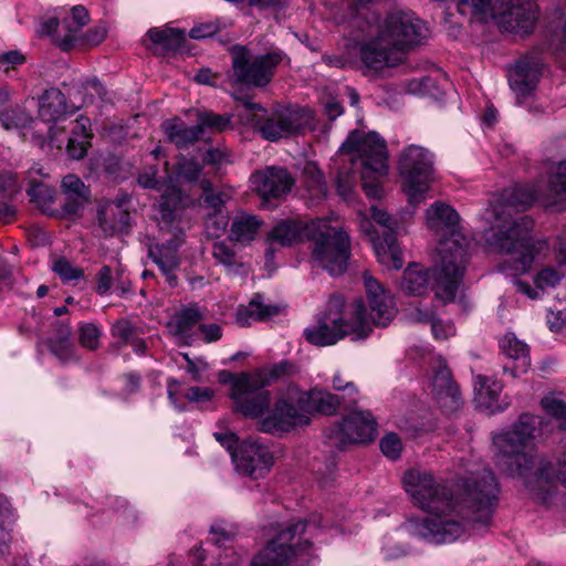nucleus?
<instances>
[{"mask_svg": "<svg viewBox=\"0 0 566 566\" xmlns=\"http://www.w3.org/2000/svg\"><path fill=\"white\" fill-rule=\"evenodd\" d=\"M412 503L428 513L423 518H410L405 530L411 536L432 544H450L459 539L471 524H490L497 504L499 485L486 469L470 472L451 485L438 482L431 472L410 469L402 478Z\"/></svg>", "mask_w": 566, "mask_h": 566, "instance_id": "f257e3e1", "label": "nucleus"}, {"mask_svg": "<svg viewBox=\"0 0 566 566\" xmlns=\"http://www.w3.org/2000/svg\"><path fill=\"white\" fill-rule=\"evenodd\" d=\"M535 200L556 210L566 209V160L553 169L545 186L536 189L527 185L507 188L485 212L484 218L491 224L492 231L486 237L489 247L506 256V269L518 273L527 272L548 251L545 239L531 235L533 220L530 217L512 216L513 212L526 209Z\"/></svg>", "mask_w": 566, "mask_h": 566, "instance_id": "f03ea898", "label": "nucleus"}, {"mask_svg": "<svg viewBox=\"0 0 566 566\" xmlns=\"http://www.w3.org/2000/svg\"><path fill=\"white\" fill-rule=\"evenodd\" d=\"M552 431L539 416L523 413L511 429L493 436L497 469L510 476L522 478L533 494L545 489L553 479L566 485V452L555 465L538 460L535 454V438Z\"/></svg>", "mask_w": 566, "mask_h": 566, "instance_id": "7ed1b4c3", "label": "nucleus"}, {"mask_svg": "<svg viewBox=\"0 0 566 566\" xmlns=\"http://www.w3.org/2000/svg\"><path fill=\"white\" fill-rule=\"evenodd\" d=\"M364 284L369 311L363 298H356L349 304L346 317L328 310L304 328V338L315 346H332L346 336L355 340L365 339L374 326H387L397 312L392 297L368 273H364Z\"/></svg>", "mask_w": 566, "mask_h": 566, "instance_id": "20e7f679", "label": "nucleus"}, {"mask_svg": "<svg viewBox=\"0 0 566 566\" xmlns=\"http://www.w3.org/2000/svg\"><path fill=\"white\" fill-rule=\"evenodd\" d=\"M367 23L374 29L370 40L360 44L359 55L367 72H379L402 61V54L429 36L427 24L411 11L394 9L382 18L370 12Z\"/></svg>", "mask_w": 566, "mask_h": 566, "instance_id": "39448f33", "label": "nucleus"}, {"mask_svg": "<svg viewBox=\"0 0 566 566\" xmlns=\"http://www.w3.org/2000/svg\"><path fill=\"white\" fill-rule=\"evenodd\" d=\"M439 261L430 270L412 265L405 270L401 290L410 295L421 296L429 290L442 303L455 300L467 269V241L459 233L439 242Z\"/></svg>", "mask_w": 566, "mask_h": 566, "instance_id": "423d86ee", "label": "nucleus"}, {"mask_svg": "<svg viewBox=\"0 0 566 566\" xmlns=\"http://www.w3.org/2000/svg\"><path fill=\"white\" fill-rule=\"evenodd\" d=\"M339 405L338 396L327 390L303 391L289 385L277 397L273 410L260 420L259 429L272 434L290 432L297 426L307 424L312 413L333 415Z\"/></svg>", "mask_w": 566, "mask_h": 566, "instance_id": "0eeeda50", "label": "nucleus"}, {"mask_svg": "<svg viewBox=\"0 0 566 566\" xmlns=\"http://www.w3.org/2000/svg\"><path fill=\"white\" fill-rule=\"evenodd\" d=\"M338 156L344 167L337 172L336 188L347 201L354 198V169H360L363 180L388 170L386 142L375 132L353 130L340 145Z\"/></svg>", "mask_w": 566, "mask_h": 566, "instance_id": "6e6552de", "label": "nucleus"}, {"mask_svg": "<svg viewBox=\"0 0 566 566\" xmlns=\"http://www.w3.org/2000/svg\"><path fill=\"white\" fill-rule=\"evenodd\" d=\"M331 527L322 516L308 522L296 521L280 525L266 545L252 558L250 566H296L313 549V538L319 530Z\"/></svg>", "mask_w": 566, "mask_h": 566, "instance_id": "1a4fd4ad", "label": "nucleus"}, {"mask_svg": "<svg viewBox=\"0 0 566 566\" xmlns=\"http://www.w3.org/2000/svg\"><path fill=\"white\" fill-rule=\"evenodd\" d=\"M458 11L473 21H493L503 32L530 33L537 19L531 0H458Z\"/></svg>", "mask_w": 566, "mask_h": 566, "instance_id": "9d476101", "label": "nucleus"}, {"mask_svg": "<svg viewBox=\"0 0 566 566\" xmlns=\"http://www.w3.org/2000/svg\"><path fill=\"white\" fill-rule=\"evenodd\" d=\"M307 239L313 242L314 261L331 275H339L347 269L349 259V237L331 218L312 220Z\"/></svg>", "mask_w": 566, "mask_h": 566, "instance_id": "9b49d317", "label": "nucleus"}, {"mask_svg": "<svg viewBox=\"0 0 566 566\" xmlns=\"http://www.w3.org/2000/svg\"><path fill=\"white\" fill-rule=\"evenodd\" d=\"M245 112L248 122L264 139L271 142L287 138L310 126L313 120L312 111L297 105L268 112L260 104L249 103Z\"/></svg>", "mask_w": 566, "mask_h": 566, "instance_id": "f8f14e48", "label": "nucleus"}, {"mask_svg": "<svg viewBox=\"0 0 566 566\" xmlns=\"http://www.w3.org/2000/svg\"><path fill=\"white\" fill-rule=\"evenodd\" d=\"M398 167L409 203L418 206L436 180L434 155L422 146L410 145L401 151Z\"/></svg>", "mask_w": 566, "mask_h": 566, "instance_id": "ddd939ff", "label": "nucleus"}, {"mask_svg": "<svg viewBox=\"0 0 566 566\" xmlns=\"http://www.w3.org/2000/svg\"><path fill=\"white\" fill-rule=\"evenodd\" d=\"M262 374L240 373L233 375L228 370L218 374L220 384H229V397L234 411L247 418L255 419L264 415L271 405V394L262 390Z\"/></svg>", "mask_w": 566, "mask_h": 566, "instance_id": "4468645a", "label": "nucleus"}, {"mask_svg": "<svg viewBox=\"0 0 566 566\" xmlns=\"http://www.w3.org/2000/svg\"><path fill=\"white\" fill-rule=\"evenodd\" d=\"M284 60L285 54L280 50L251 55L245 48H235L232 52L231 78L237 84L263 87L271 82L275 69Z\"/></svg>", "mask_w": 566, "mask_h": 566, "instance_id": "2eb2a0df", "label": "nucleus"}, {"mask_svg": "<svg viewBox=\"0 0 566 566\" xmlns=\"http://www.w3.org/2000/svg\"><path fill=\"white\" fill-rule=\"evenodd\" d=\"M376 420L369 411L354 410L325 431L327 443L343 450L350 444L374 440Z\"/></svg>", "mask_w": 566, "mask_h": 566, "instance_id": "dca6fc26", "label": "nucleus"}, {"mask_svg": "<svg viewBox=\"0 0 566 566\" xmlns=\"http://www.w3.org/2000/svg\"><path fill=\"white\" fill-rule=\"evenodd\" d=\"M232 461L239 473L259 479L270 470L273 458L268 447L248 440L240 444L238 452H232Z\"/></svg>", "mask_w": 566, "mask_h": 566, "instance_id": "f3484780", "label": "nucleus"}, {"mask_svg": "<svg viewBox=\"0 0 566 566\" xmlns=\"http://www.w3.org/2000/svg\"><path fill=\"white\" fill-rule=\"evenodd\" d=\"M543 63L537 56L521 59L509 73V84L517 104L525 103L534 95L539 81Z\"/></svg>", "mask_w": 566, "mask_h": 566, "instance_id": "a211bd4d", "label": "nucleus"}, {"mask_svg": "<svg viewBox=\"0 0 566 566\" xmlns=\"http://www.w3.org/2000/svg\"><path fill=\"white\" fill-rule=\"evenodd\" d=\"M80 106L66 104L65 95L55 87L46 90L40 99L39 115L44 122H60L64 115L73 114ZM64 127L59 124H54L49 128L50 142L57 148L62 147L63 140L57 136L60 132H63Z\"/></svg>", "mask_w": 566, "mask_h": 566, "instance_id": "6ab92c4d", "label": "nucleus"}, {"mask_svg": "<svg viewBox=\"0 0 566 566\" xmlns=\"http://www.w3.org/2000/svg\"><path fill=\"white\" fill-rule=\"evenodd\" d=\"M358 221L361 232L369 238L373 244L378 262L388 270L401 269L403 260L401 250L397 244V239L391 234H387L385 238L376 237L371 220L363 212L358 213Z\"/></svg>", "mask_w": 566, "mask_h": 566, "instance_id": "aec40b11", "label": "nucleus"}, {"mask_svg": "<svg viewBox=\"0 0 566 566\" xmlns=\"http://www.w3.org/2000/svg\"><path fill=\"white\" fill-rule=\"evenodd\" d=\"M252 188L263 198H281L289 193L294 179L284 168L271 167L251 177Z\"/></svg>", "mask_w": 566, "mask_h": 566, "instance_id": "412c9836", "label": "nucleus"}, {"mask_svg": "<svg viewBox=\"0 0 566 566\" xmlns=\"http://www.w3.org/2000/svg\"><path fill=\"white\" fill-rule=\"evenodd\" d=\"M432 392L437 402L446 412H454L463 405L460 390L442 359L438 361L437 370H434L432 377Z\"/></svg>", "mask_w": 566, "mask_h": 566, "instance_id": "4be33fe9", "label": "nucleus"}, {"mask_svg": "<svg viewBox=\"0 0 566 566\" xmlns=\"http://www.w3.org/2000/svg\"><path fill=\"white\" fill-rule=\"evenodd\" d=\"M474 402L476 408L489 413L503 411L509 406V400L501 396L502 384L496 379L483 375H476L473 380Z\"/></svg>", "mask_w": 566, "mask_h": 566, "instance_id": "5701e85b", "label": "nucleus"}, {"mask_svg": "<svg viewBox=\"0 0 566 566\" xmlns=\"http://www.w3.org/2000/svg\"><path fill=\"white\" fill-rule=\"evenodd\" d=\"M182 242V238L178 234H175L172 239L167 240L163 244L150 245L148 250V254L159 268L164 276L166 277L167 283L170 286L177 285V275L176 271L179 268V255L178 248Z\"/></svg>", "mask_w": 566, "mask_h": 566, "instance_id": "b1692460", "label": "nucleus"}, {"mask_svg": "<svg viewBox=\"0 0 566 566\" xmlns=\"http://www.w3.org/2000/svg\"><path fill=\"white\" fill-rule=\"evenodd\" d=\"M65 203L56 210V217L67 218L76 214L90 200V190L75 175H66L61 182Z\"/></svg>", "mask_w": 566, "mask_h": 566, "instance_id": "393cba45", "label": "nucleus"}, {"mask_svg": "<svg viewBox=\"0 0 566 566\" xmlns=\"http://www.w3.org/2000/svg\"><path fill=\"white\" fill-rule=\"evenodd\" d=\"M98 226L105 235H114L126 231L129 224V213L123 201L102 203L97 211Z\"/></svg>", "mask_w": 566, "mask_h": 566, "instance_id": "a878e982", "label": "nucleus"}, {"mask_svg": "<svg viewBox=\"0 0 566 566\" xmlns=\"http://www.w3.org/2000/svg\"><path fill=\"white\" fill-rule=\"evenodd\" d=\"M500 348L504 355L515 361L513 367L505 366L504 373H511L513 377H518L528 370L531 366L528 347L513 333H506L500 339Z\"/></svg>", "mask_w": 566, "mask_h": 566, "instance_id": "bb28decb", "label": "nucleus"}, {"mask_svg": "<svg viewBox=\"0 0 566 566\" xmlns=\"http://www.w3.org/2000/svg\"><path fill=\"white\" fill-rule=\"evenodd\" d=\"M563 276L564 273L560 271L552 266H546L535 275L534 286L522 280H515L514 285L516 291L525 295L527 298L538 300L547 290L554 289L556 285H558Z\"/></svg>", "mask_w": 566, "mask_h": 566, "instance_id": "cd10ccee", "label": "nucleus"}, {"mask_svg": "<svg viewBox=\"0 0 566 566\" xmlns=\"http://www.w3.org/2000/svg\"><path fill=\"white\" fill-rule=\"evenodd\" d=\"M203 319V313L197 305L181 308L169 321L167 328L180 344H189L192 328Z\"/></svg>", "mask_w": 566, "mask_h": 566, "instance_id": "c85d7f7f", "label": "nucleus"}, {"mask_svg": "<svg viewBox=\"0 0 566 566\" xmlns=\"http://www.w3.org/2000/svg\"><path fill=\"white\" fill-rule=\"evenodd\" d=\"M459 221L458 212L450 206L444 203H434L427 210V224L430 229L442 230L447 229L449 235L440 240L451 239L454 233H459L467 241V261L469 260V240L459 231H455L453 227Z\"/></svg>", "mask_w": 566, "mask_h": 566, "instance_id": "c756f323", "label": "nucleus"}, {"mask_svg": "<svg viewBox=\"0 0 566 566\" xmlns=\"http://www.w3.org/2000/svg\"><path fill=\"white\" fill-rule=\"evenodd\" d=\"M280 307L273 304H264L260 294H255L248 305H241L235 315L238 325L245 327L254 322L265 321L279 314Z\"/></svg>", "mask_w": 566, "mask_h": 566, "instance_id": "7c9ffc66", "label": "nucleus"}, {"mask_svg": "<svg viewBox=\"0 0 566 566\" xmlns=\"http://www.w3.org/2000/svg\"><path fill=\"white\" fill-rule=\"evenodd\" d=\"M310 223L304 224L301 221H282L277 223L269 233L268 241L270 245H292L307 238Z\"/></svg>", "mask_w": 566, "mask_h": 566, "instance_id": "2f4dec72", "label": "nucleus"}, {"mask_svg": "<svg viewBox=\"0 0 566 566\" xmlns=\"http://www.w3.org/2000/svg\"><path fill=\"white\" fill-rule=\"evenodd\" d=\"M163 129L168 140L178 148H186L202 138L201 128L198 125L187 126L176 118L164 122Z\"/></svg>", "mask_w": 566, "mask_h": 566, "instance_id": "473e14b6", "label": "nucleus"}, {"mask_svg": "<svg viewBox=\"0 0 566 566\" xmlns=\"http://www.w3.org/2000/svg\"><path fill=\"white\" fill-rule=\"evenodd\" d=\"M261 224L262 222L258 217L240 212L232 220L229 239L245 245L255 239Z\"/></svg>", "mask_w": 566, "mask_h": 566, "instance_id": "72a5a7b5", "label": "nucleus"}, {"mask_svg": "<svg viewBox=\"0 0 566 566\" xmlns=\"http://www.w3.org/2000/svg\"><path fill=\"white\" fill-rule=\"evenodd\" d=\"M169 185L166 187V191L161 196V202L159 206L161 221L160 228L163 231L170 232V224L176 221L179 214V202L181 200L180 191L172 186L171 177L168 178Z\"/></svg>", "mask_w": 566, "mask_h": 566, "instance_id": "f704fd0d", "label": "nucleus"}, {"mask_svg": "<svg viewBox=\"0 0 566 566\" xmlns=\"http://www.w3.org/2000/svg\"><path fill=\"white\" fill-rule=\"evenodd\" d=\"M305 189L308 193L311 205H315L324 199L327 193L326 182L324 177L314 163H306L302 174Z\"/></svg>", "mask_w": 566, "mask_h": 566, "instance_id": "c9c22d12", "label": "nucleus"}, {"mask_svg": "<svg viewBox=\"0 0 566 566\" xmlns=\"http://www.w3.org/2000/svg\"><path fill=\"white\" fill-rule=\"evenodd\" d=\"M88 118L80 117L75 120L72 135L67 139L66 150L71 158L81 159L85 156L88 146L90 134L87 127Z\"/></svg>", "mask_w": 566, "mask_h": 566, "instance_id": "e433bc0d", "label": "nucleus"}, {"mask_svg": "<svg viewBox=\"0 0 566 566\" xmlns=\"http://www.w3.org/2000/svg\"><path fill=\"white\" fill-rule=\"evenodd\" d=\"M541 407L554 422L558 431L566 430V398L560 395L549 394L542 398Z\"/></svg>", "mask_w": 566, "mask_h": 566, "instance_id": "4c0bfd02", "label": "nucleus"}, {"mask_svg": "<svg viewBox=\"0 0 566 566\" xmlns=\"http://www.w3.org/2000/svg\"><path fill=\"white\" fill-rule=\"evenodd\" d=\"M71 327L62 326L59 336L50 342L52 354L62 363H69L76 359L75 347L71 340Z\"/></svg>", "mask_w": 566, "mask_h": 566, "instance_id": "58836bf2", "label": "nucleus"}, {"mask_svg": "<svg viewBox=\"0 0 566 566\" xmlns=\"http://www.w3.org/2000/svg\"><path fill=\"white\" fill-rule=\"evenodd\" d=\"M150 41L166 51H176L185 41V33L178 29H151L148 31Z\"/></svg>", "mask_w": 566, "mask_h": 566, "instance_id": "ea45409f", "label": "nucleus"}, {"mask_svg": "<svg viewBox=\"0 0 566 566\" xmlns=\"http://www.w3.org/2000/svg\"><path fill=\"white\" fill-rule=\"evenodd\" d=\"M88 22V12L82 6H75L72 9V14L65 19L64 24L67 29L65 40L61 44L64 50H67L76 40L77 32Z\"/></svg>", "mask_w": 566, "mask_h": 566, "instance_id": "a19ab883", "label": "nucleus"}, {"mask_svg": "<svg viewBox=\"0 0 566 566\" xmlns=\"http://www.w3.org/2000/svg\"><path fill=\"white\" fill-rule=\"evenodd\" d=\"M31 201H33L44 213L50 216H56V211L51 208L54 201V190L49 186L39 182L33 184L29 190Z\"/></svg>", "mask_w": 566, "mask_h": 566, "instance_id": "79ce46f5", "label": "nucleus"}, {"mask_svg": "<svg viewBox=\"0 0 566 566\" xmlns=\"http://www.w3.org/2000/svg\"><path fill=\"white\" fill-rule=\"evenodd\" d=\"M212 256L218 264L226 269L227 272H237L241 266L234 250L223 241L216 242L213 244Z\"/></svg>", "mask_w": 566, "mask_h": 566, "instance_id": "37998d69", "label": "nucleus"}, {"mask_svg": "<svg viewBox=\"0 0 566 566\" xmlns=\"http://www.w3.org/2000/svg\"><path fill=\"white\" fill-rule=\"evenodd\" d=\"M203 165L193 158H179L176 165V175L187 182H199L202 175Z\"/></svg>", "mask_w": 566, "mask_h": 566, "instance_id": "c03bdc74", "label": "nucleus"}, {"mask_svg": "<svg viewBox=\"0 0 566 566\" xmlns=\"http://www.w3.org/2000/svg\"><path fill=\"white\" fill-rule=\"evenodd\" d=\"M200 188L202 189V200L205 207L211 210V213L223 212V207L228 197L223 192H216L212 189L211 182L202 178L200 181Z\"/></svg>", "mask_w": 566, "mask_h": 566, "instance_id": "a18cd8bd", "label": "nucleus"}, {"mask_svg": "<svg viewBox=\"0 0 566 566\" xmlns=\"http://www.w3.org/2000/svg\"><path fill=\"white\" fill-rule=\"evenodd\" d=\"M197 125L201 128V136L203 137L206 129H211L213 132H222L227 129L230 125V117L211 112H203L198 115Z\"/></svg>", "mask_w": 566, "mask_h": 566, "instance_id": "49530a36", "label": "nucleus"}, {"mask_svg": "<svg viewBox=\"0 0 566 566\" xmlns=\"http://www.w3.org/2000/svg\"><path fill=\"white\" fill-rule=\"evenodd\" d=\"M13 521V513L7 499L0 497V552L8 546L11 541L9 526Z\"/></svg>", "mask_w": 566, "mask_h": 566, "instance_id": "de8ad7c7", "label": "nucleus"}, {"mask_svg": "<svg viewBox=\"0 0 566 566\" xmlns=\"http://www.w3.org/2000/svg\"><path fill=\"white\" fill-rule=\"evenodd\" d=\"M52 271L60 276L63 282L78 281L83 277V271L73 265L64 258L55 259L52 263Z\"/></svg>", "mask_w": 566, "mask_h": 566, "instance_id": "09e8293b", "label": "nucleus"}, {"mask_svg": "<svg viewBox=\"0 0 566 566\" xmlns=\"http://www.w3.org/2000/svg\"><path fill=\"white\" fill-rule=\"evenodd\" d=\"M247 557V552L243 548L234 546H224L219 552L217 566H242Z\"/></svg>", "mask_w": 566, "mask_h": 566, "instance_id": "8fccbe9b", "label": "nucleus"}, {"mask_svg": "<svg viewBox=\"0 0 566 566\" xmlns=\"http://www.w3.org/2000/svg\"><path fill=\"white\" fill-rule=\"evenodd\" d=\"M101 331L93 323H86L78 328L80 344L90 349L95 350L99 345Z\"/></svg>", "mask_w": 566, "mask_h": 566, "instance_id": "3c124183", "label": "nucleus"}, {"mask_svg": "<svg viewBox=\"0 0 566 566\" xmlns=\"http://www.w3.org/2000/svg\"><path fill=\"white\" fill-rule=\"evenodd\" d=\"M211 543L216 547L222 549L228 542H231L235 535V531L229 527L224 522L216 523L210 528Z\"/></svg>", "mask_w": 566, "mask_h": 566, "instance_id": "603ef678", "label": "nucleus"}, {"mask_svg": "<svg viewBox=\"0 0 566 566\" xmlns=\"http://www.w3.org/2000/svg\"><path fill=\"white\" fill-rule=\"evenodd\" d=\"M371 218L374 221L382 227V238L387 234H391L396 239V234L398 233V222L394 220L386 211L378 209L377 207H371Z\"/></svg>", "mask_w": 566, "mask_h": 566, "instance_id": "864d4df0", "label": "nucleus"}, {"mask_svg": "<svg viewBox=\"0 0 566 566\" xmlns=\"http://www.w3.org/2000/svg\"><path fill=\"white\" fill-rule=\"evenodd\" d=\"M380 449L385 457L396 460L400 457L402 450V442L398 434L391 432L387 433L380 440Z\"/></svg>", "mask_w": 566, "mask_h": 566, "instance_id": "5fc2aeb1", "label": "nucleus"}, {"mask_svg": "<svg viewBox=\"0 0 566 566\" xmlns=\"http://www.w3.org/2000/svg\"><path fill=\"white\" fill-rule=\"evenodd\" d=\"M228 222V216L224 212L209 213L206 220L208 234L219 238L224 233Z\"/></svg>", "mask_w": 566, "mask_h": 566, "instance_id": "6e6d98bb", "label": "nucleus"}, {"mask_svg": "<svg viewBox=\"0 0 566 566\" xmlns=\"http://www.w3.org/2000/svg\"><path fill=\"white\" fill-rule=\"evenodd\" d=\"M220 547L212 545V548L199 546L193 553V566H217Z\"/></svg>", "mask_w": 566, "mask_h": 566, "instance_id": "4d7b16f0", "label": "nucleus"}, {"mask_svg": "<svg viewBox=\"0 0 566 566\" xmlns=\"http://www.w3.org/2000/svg\"><path fill=\"white\" fill-rule=\"evenodd\" d=\"M292 365L287 361H281L279 364L273 365L270 368L255 370L253 374H262V380L264 384L262 385V390L271 384L272 380L289 374L292 369Z\"/></svg>", "mask_w": 566, "mask_h": 566, "instance_id": "13d9d810", "label": "nucleus"}, {"mask_svg": "<svg viewBox=\"0 0 566 566\" xmlns=\"http://www.w3.org/2000/svg\"><path fill=\"white\" fill-rule=\"evenodd\" d=\"M157 168L155 166L145 167L138 176V184L143 188L156 189L163 191L165 185L157 178Z\"/></svg>", "mask_w": 566, "mask_h": 566, "instance_id": "bf43d9fd", "label": "nucleus"}, {"mask_svg": "<svg viewBox=\"0 0 566 566\" xmlns=\"http://www.w3.org/2000/svg\"><path fill=\"white\" fill-rule=\"evenodd\" d=\"M431 331L436 339L444 340L455 334V327L451 321L431 318Z\"/></svg>", "mask_w": 566, "mask_h": 566, "instance_id": "052dcab7", "label": "nucleus"}, {"mask_svg": "<svg viewBox=\"0 0 566 566\" xmlns=\"http://www.w3.org/2000/svg\"><path fill=\"white\" fill-rule=\"evenodd\" d=\"M220 30L219 20L202 22L195 25L190 32L189 36L196 40L206 39L214 35Z\"/></svg>", "mask_w": 566, "mask_h": 566, "instance_id": "680f3d73", "label": "nucleus"}, {"mask_svg": "<svg viewBox=\"0 0 566 566\" xmlns=\"http://www.w3.org/2000/svg\"><path fill=\"white\" fill-rule=\"evenodd\" d=\"M112 334L123 342H129L134 338L135 327L130 321L122 318L113 324Z\"/></svg>", "mask_w": 566, "mask_h": 566, "instance_id": "e2e57ef3", "label": "nucleus"}, {"mask_svg": "<svg viewBox=\"0 0 566 566\" xmlns=\"http://www.w3.org/2000/svg\"><path fill=\"white\" fill-rule=\"evenodd\" d=\"M113 286V272L108 265L101 268L96 274V292L104 295L111 291Z\"/></svg>", "mask_w": 566, "mask_h": 566, "instance_id": "0e129e2a", "label": "nucleus"}, {"mask_svg": "<svg viewBox=\"0 0 566 566\" xmlns=\"http://www.w3.org/2000/svg\"><path fill=\"white\" fill-rule=\"evenodd\" d=\"M216 391L208 387H191L186 392V398L191 402H207L214 397Z\"/></svg>", "mask_w": 566, "mask_h": 566, "instance_id": "69168bd1", "label": "nucleus"}, {"mask_svg": "<svg viewBox=\"0 0 566 566\" xmlns=\"http://www.w3.org/2000/svg\"><path fill=\"white\" fill-rule=\"evenodd\" d=\"M213 437L216 440L224 447L229 453L232 455V452H238L237 443H238V437L235 433L224 430V431H216L213 433Z\"/></svg>", "mask_w": 566, "mask_h": 566, "instance_id": "338daca9", "label": "nucleus"}, {"mask_svg": "<svg viewBox=\"0 0 566 566\" xmlns=\"http://www.w3.org/2000/svg\"><path fill=\"white\" fill-rule=\"evenodd\" d=\"M84 90L87 94H90L91 97L88 99L85 98L83 101V105L93 103V98H92L93 95H97L102 101H104L106 97V93H107L105 87L102 85V83L97 78L88 80L85 83Z\"/></svg>", "mask_w": 566, "mask_h": 566, "instance_id": "774afa93", "label": "nucleus"}]
</instances>
